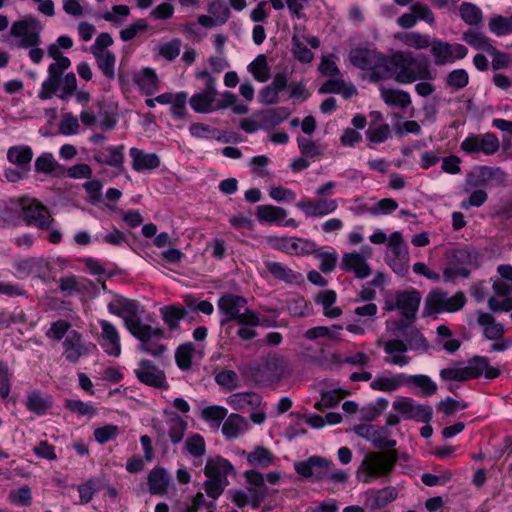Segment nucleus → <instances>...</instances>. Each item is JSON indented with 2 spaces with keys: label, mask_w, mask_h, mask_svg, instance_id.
<instances>
[{
  "label": "nucleus",
  "mask_w": 512,
  "mask_h": 512,
  "mask_svg": "<svg viewBox=\"0 0 512 512\" xmlns=\"http://www.w3.org/2000/svg\"><path fill=\"white\" fill-rule=\"evenodd\" d=\"M389 78L400 84H410L416 80L432 79L429 66L418 63L409 52L398 51L388 57Z\"/></svg>",
  "instance_id": "nucleus-1"
},
{
  "label": "nucleus",
  "mask_w": 512,
  "mask_h": 512,
  "mask_svg": "<svg viewBox=\"0 0 512 512\" xmlns=\"http://www.w3.org/2000/svg\"><path fill=\"white\" fill-rule=\"evenodd\" d=\"M217 307L223 316L220 321L221 326L231 321H236L239 325L259 326L262 324L259 315L247 308V300L243 296L225 293L219 298Z\"/></svg>",
  "instance_id": "nucleus-2"
},
{
  "label": "nucleus",
  "mask_w": 512,
  "mask_h": 512,
  "mask_svg": "<svg viewBox=\"0 0 512 512\" xmlns=\"http://www.w3.org/2000/svg\"><path fill=\"white\" fill-rule=\"evenodd\" d=\"M349 60L353 66L365 71L371 82L389 79L388 57L376 50L353 48L349 52Z\"/></svg>",
  "instance_id": "nucleus-3"
},
{
  "label": "nucleus",
  "mask_w": 512,
  "mask_h": 512,
  "mask_svg": "<svg viewBox=\"0 0 512 512\" xmlns=\"http://www.w3.org/2000/svg\"><path fill=\"white\" fill-rule=\"evenodd\" d=\"M398 460L396 451L383 450L368 453L362 460L357 477L365 484L381 477H388Z\"/></svg>",
  "instance_id": "nucleus-4"
},
{
  "label": "nucleus",
  "mask_w": 512,
  "mask_h": 512,
  "mask_svg": "<svg viewBox=\"0 0 512 512\" xmlns=\"http://www.w3.org/2000/svg\"><path fill=\"white\" fill-rule=\"evenodd\" d=\"M21 217L28 226L36 227L39 230H50L54 224L48 208L40 201L30 197H20Z\"/></svg>",
  "instance_id": "nucleus-5"
},
{
  "label": "nucleus",
  "mask_w": 512,
  "mask_h": 512,
  "mask_svg": "<svg viewBox=\"0 0 512 512\" xmlns=\"http://www.w3.org/2000/svg\"><path fill=\"white\" fill-rule=\"evenodd\" d=\"M43 27L40 21L32 15H27L21 20L12 23L9 35L18 39V47L29 48L41 44V31Z\"/></svg>",
  "instance_id": "nucleus-6"
},
{
  "label": "nucleus",
  "mask_w": 512,
  "mask_h": 512,
  "mask_svg": "<svg viewBox=\"0 0 512 512\" xmlns=\"http://www.w3.org/2000/svg\"><path fill=\"white\" fill-rule=\"evenodd\" d=\"M131 334L139 341L138 349L154 357H160L166 351V346L161 343L165 337L164 330L159 327H152L144 323Z\"/></svg>",
  "instance_id": "nucleus-7"
},
{
  "label": "nucleus",
  "mask_w": 512,
  "mask_h": 512,
  "mask_svg": "<svg viewBox=\"0 0 512 512\" xmlns=\"http://www.w3.org/2000/svg\"><path fill=\"white\" fill-rule=\"evenodd\" d=\"M108 310L111 314L123 319L130 333L144 324L141 319L144 308L135 300L119 298L108 304Z\"/></svg>",
  "instance_id": "nucleus-8"
},
{
  "label": "nucleus",
  "mask_w": 512,
  "mask_h": 512,
  "mask_svg": "<svg viewBox=\"0 0 512 512\" xmlns=\"http://www.w3.org/2000/svg\"><path fill=\"white\" fill-rule=\"evenodd\" d=\"M421 299L422 296L420 292L414 288H410L397 292L394 299H386L383 309L388 312L397 309L407 320H414L419 309Z\"/></svg>",
  "instance_id": "nucleus-9"
},
{
  "label": "nucleus",
  "mask_w": 512,
  "mask_h": 512,
  "mask_svg": "<svg viewBox=\"0 0 512 512\" xmlns=\"http://www.w3.org/2000/svg\"><path fill=\"white\" fill-rule=\"evenodd\" d=\"M465 303L466 297L461 291L449 296L444 291L434 290L427 295L425 306L430 313H451L462 309Z\"/></svg>",
  "instance_id": "nucleus-10"
},
{
  "label": "nucleus",
  "mask_w": 512,
  "mask_h": 512,
  "mask_svg": "<svg viewBox=\"0 0 512 512\" xmlns=\"http://www.w3.org/2000/svg\"><path fill=\"white\" fill-rule=\"evenodd\" d=\"M392 408L401 415L403 420H415L428 423L433 415V410L430 406L418 404L410 397L397 398L393 401Z\"/></svg>",
  "instance_id": "nucleus-11"
},
{
  "label": "nucleus",
  "mask_w": 512,
  "mask_h": 512,
  "mask_svg": "<svg viewBox=\"0 0 512 512\" xmlns=\"http://www.w3.org/2000/svg\"><path fill=\"white\" fill-rule=\"evenodd\" d=\"M330 468H333L331 460L316 455L294 463V469L300 476L314 482L325 481Z\"/></svg>",
  "instance_id": "nucleus-12"
},
{
  "label": "nucleus",
  "mask_w": 512,
  "mask_h": 512,
  "mask_svg": "<svg viewBox=\"0 0 512 512\" xmlns=\"http://www.w3.org/2000/svg\"><path fill=\"white\" fill-rule=\"evenodd\" d=\"M430 52L434 58L435 65L442 66L465 58L468 53V49L466 46L459 43H449L447 41L433 38Z\"/></svg>",
  "instance_id": "nucleus-13"
},
{
  "label": "nucleus",
  "mask_w": 512,
  "mask_h": 512,
  "mask_svg": "<svg viewBox=\"0 0 512 512\" xmlns=\"http://www.w3.org/2000/svg\"><path fill=\"white\" fill-rule=\"evenodd\" d=\"M447 266L443 270L445 281L456 277H468L470 274L469 266L472 256L467 248L452 249L446 255Z\"/></svg>",
  "instance_id": "nucleus-14"
},
{
  "label": "nucleus",
  "mask_w": 512,
  "mask_h": 512,
  "mask_svg": "<svg viewBox=\"0 0 512 512\" xmlns=\"http://www.w3.org/2000/svg\"><path fill=\"white\" fill-rule=\"evenodd\" d=\"M460 147L467 154L493 155L499 150L500 144L493 133L470 134L462 141Z\"/></svg>",
  "instance_id": "nucleus-15"
},
{
  "label": "nucleus",
  "mask_w": 512,
  "mask_h": 512,
  "mask_svg": "<svg viewBox=\"0 0 512 512\" xmlns=\"http://www.w3.org/2000/svg\"><path fill=\"white\" fill-rule=\"evenodd\" d=\"M295 206L301 210L306 217L322 218L334 213L338 209V201L334 198H307L298 201Z\"/></svg>",
  "instance_id": "nucleus-16"
},
{
  "label": "nucleus",
  "mask_w": 512,
  "mask_h": 512,
  "mask_svg": "<svg viewBox=\"0 0 512 512\" xmlns=\"http://www.w3.org/2000/svg\"><path fill=\"white\" fill-rule=\"evenodd\" d=\"M134 372L137 379L147 386L157 389H167L169 387L165 372L150 360H141Z\"/></svg>",
  "instance_id": "nucleus-17"
},
{
  "label": "nucleus",
  "mask_w": 512,
  "mask_h": 512,
  "mask_svg": "<svg viewBox=\"0 0 512 512\" xmlns=\"http://www.w3.org/2000/svg\"><path fill=\"white\" fill-rule=\"evenodd\" d=\"M165 416L166 430H162L154 426L157 429L158 438H162L167 434L170 442L173 445L179 444L183 441L188 423L179 414L174 411L165 409L163 411Z\"/></svg>",
  "instance_id": "nucleus-18"
},
{
  "label": "nucleus",
  "mask_w": 512,
  "mask_h": 512,
  "mask_svg": "<svg viewBox=\"0 0 512 512\" xmlns=\"http://www.w3.org/2000/svg\"><path fill=\"white\" fill-rule=\"evenodd\" d=\"M98 324L101 328L98 338L101 347L108 355L118 357L121 354V339L116 326L105 319H100Z\"/></svg>",
  "instance_id": "nucleus-19"
},
{
  "label": "nucleus",
  "mask_w": 512,
  "mask_h": 512,
  "mask_svg": "<svg viewBox=\"0 0 512 512\" xmlns=\"http://www.w3.org/2000/svg\"><path fill=\"white\" fill-rule=\"evenodd\" d=\"M380 344L381 341H378V345ZM382 346L384 352L386 353L384 361L387 364L399 367H404L410 364L411 357L406 354L408 351V346L403 340L396 338L390 339L388 341L382 342Z\"/></svg>",
  "instance_id": "nucleus-20"
},
{
  "label": "nucleus",
  "mask_w": 512,
  "mask_h": 512,
  "mask_svg": "<svg viewBox=\"0 0 512 512\" xmlns=\"http://www.w3.org/2000/svg\"><path fill=\"white\" fill-rule=\"evenodd\" d=\"M256 216L261 223H275L286 227H297L298 224L293 218L286 219V209L271 204L259 205L256 208Z\"/></svg>",
  "instance_id": "nucleus-21"
},
{
  "label": "nucleus",
  "mask_w": 512,
  "mask_h": 512,
  "mask_svg": "<svg viewBox=\"0 0 512 512\" xmlns=\"http://www.w3.org/2000/svg\"><path fill=\"white\" fill-rule=\"evenodd\" d=\"M388 247L394 256V259L389 262V265L394 271L401 273L404 270V265L409 260V251L400 232L395 231L390 234Z\"/></svg>",
  "instance_id": "nucleus-22"
},
{
  "label": "nucleus",
  "mask_w": 512,
  "mask_h": 512,
  "mask_svg": "<svg viewBox=\"0 0 512 512\" xmlns=\"http://www.w3.org/2000/svg\"><path fill=\"white\" fill-rule=\"evenodd\" d=\"M14 267L19 278L43 277L48 272L49 264L42 257H29L15 261Z\"/></svg>",
  "instance_id": "nucleus-23"
},
{
  "label": "nucleus",
  "mask_w": 512,
  "mask_h": 512,
  "mask_svg": "<svg viewBox=\"0 0 512 512\" xmlns=\"http://www.w3.org/2000/svg\"><path fill=\"white\" fill-rule=\"evenodd\" d=\"M63 349L65 359L71 363H77L82 356L87 355L89 352L82 335L76 330H71L66 335L63 341Z\"/></svg>",
  "instance_id": "nucleus-24"
},
{
  "label": "nucleus",
  "mask_w": 512,
  "mask_h": 512,
  "mask_svg": "<svg viewBox=\"0 0 512 512\" xmlns=\"http://www.w3.org/2000/svg\"><path fill=\"white\" fill-rule=\"evenodd\" d=\"M397 495L396 488L391 486L382 489H370L365 493L364 505L367 509L375 511L396 500Z\"/></svg>",
  "instance_id": "nucleus-25"
},
{
  "label": "nucleus",
  "mask_w": 512,
  "mask_h": 512,
  "mask_svg": "<svg viewBox=\"0 0 512 512\" xmlns=\"http://www.w3.org/2000/svg\"><path fill=\"white\" fill-rule=\"evenodd\" d=\"M124 146H109L95 151L93 158L99 164L122 168L124 164Z\"/></svg>",
  "instance_id": "nucleus-26"
},
{
  "label": "nucleus",
  "mask_w": 512,
  "mask_h": 512,
  "mask_svg": "<svg viewBox=\"0 0 512 512\" xmlns=\"http://www.w3.org/2000/svg\"><path fill=\"white\" fill-rule=\"evenodd\" d=\"M132 168L137 172L154 170L160 166V158L155 153H145L138 148H131L129 151Z\"/></svg>",
  "instance_id": "nucleus-27"
},
{
  "label": "nucleus",
  "mask_w": 512,
  "mask_h": 512,
  "mask_svg": "<svg viewBox=\"0 0 512 512\" xmlns=\"http://www.w3.org/2000/svg\"><path fill=\"white\" fill-rule=\"evenodd\" d=\"M244 477L247 483L253 486L255 489H249L253 493L251 499V505L254 509H257L260 503L264 500L267 487L265 485V478L262 473L256 470H248L244 473Z\"/></svg>",
  "instance_id": "nucleus-28"
},
{
  "label": "nucleus",
  "mask_w": 512,
  "mask_h": 512,
  "mask_svg": "<svg viewBox=\"0 0 512 512\" xmlns=\"http://www.w3.org/2000/svg\"><path fill=\"white\" fill-rule=\"evenodd\" d=\"M342 268L351 271L359 279H365L371 274V269L364 256L359 253H346L342 257Z\"/></svg>",
  "instance_id": "nucleus-29"
},
{
  "label": "nucleus",
  "mask_w": 512,
  "mask_h": 512,
  "mask_svg": "<svg viewBox=\"0 0 512 512\" xmlns=\"http://www.w3.org/2000/svg\"><path fill=\"white\" fill-rule=\"evenodd\" d=\"M217 96L216 87H205L200 92L194 94L190 100L191 108L197 113H208L213 108V103Z\"/></svg>",
  "instance_id": "nucleus-30"
},
{
  "label": "nucleus",
  "mask_w": 512,
  "mask_h": 512,
  "mask_svg": "<svg viewBox=\"0 0 512 512\" xmlns=\"http://www.w3.org/2000/svg\"><path fill=\"white\" fill-rule=\"evenodd\" d=\"M262 398L254 392H239L229 395L226 403L236 411H243L247 408L256 409L260 406Z\"/></svg>",
  "instance_id": "nucleus-31"
},
{
  "label": "nucleus",
  "mask_w": 512,
  "mask_h": 512,
  "mask_svg": "<svg viewBox=\"0 0 512 512\" xmlns=\"http://www.w3.org/2000/svg\"><path fill=\"white\" fill-rule=\"evenodd\" d=\"M469 379L478 378L482 375L487 379L497 378L501 371L497 367L490 366L489 361L485 357H475L466 366Z\"/></svg>",
  "instance_id": "nucleus-32"
},
{
  "label": "nucleus",
  "mask_w": 512,
  "mask_h": 512,
  "mask_svg": "<svg viewBox=\"0 0 512 512\" xmlns=\"http://www.w3.org/2000/svg\"><path fill=\"white\" fill-rule=\"evenodd\" d=\"M171 477L166 469L155 467L148 474L149 492L152 495H164L168 491Z\"/></svg>",
  "instance_id": "nucleus-33"
},
{
  "label": "nucleus",
  "mask_w": 512,
  "mask_h": 512,
  "mask_svg": "<svg viewBox=\"0 0 512 512\" xmlns=\"http://www.w3.org/2000/svg\"><path fill=\"white\" fill-rule=\"evenodd\" d=\"M321 94H341L344 99L357 95V88L352 83H346L342 77L327 80L320 88Z\"/></svg>",
  "instance_id": "nucleus-34"
},
{
  "label": "nucleus",
  "mask_w": 512,
  "mask_h": 512,
  "mask_svg": "<svg viewBox=\"0 0 512 512\" xmlns=\"http://www.w3.org/2000/svg\"><path fill=\"white\" fill-rule=\"evenodd\" d=\"M233 470L231 463L220 457L208 458L204 468V474L207 478L227 480V476Z\"/></svg>",
  "instance_id": "nucleus-35"
},
{
  "label": "nucleus",
  "mask_w": 512,
  "mask_h": 512,
  "mask_svg": "<svg viewBox=\"0 0 512 512\" xmlns=\"http://www.w3.org/2000/svg\"><path fill=\"white\" fill-rule=\"evenodd\" d=\"M403 386H405V374L404 373H398V374H394V375H390V376H387V375L377 376L370 383L371 389H373L375 391L386 392V393L396 391Z\"/></svg>",
  "instance_id": "nucleus-36"
},
{
  "label": "nucleus",
  "mask_w": 512,
  "mask_h": 512,
  "mask_svg": "<svg viewBox=\"0 0 512 512\" xmlns=\"http://www.w3.org/2000/svg\"><path fill=\"white\" fill-rule=\"evenodd\" d=\"M477 322L481 327H483V333L487 339L498 340L503 337V325L496 322L495 318L491 314L479 312Z\"/></svg>",
  "instance_id": "nucleus-37"
},
{
  "label": "nucleus",
  "mask_w": 512,
  "mask_h": 512,
  "mask_svg": "<svg viewBox=\"0 0 512 512\" xmlns=\"http://www.w3.org/2000/svg\"><path fill=\"white\" fill-rule=\"evenodd\" d=\"M33 158V151L29 146H12L7 151V159L19 169L28 171Z\"/></svg>",
  "instance_id": "nucleus-38"
},
{
  "label": "nucleus",
  "mask_w": 512,
  "mask_h": 512,
  "mask_svg": "<svg viewBox=\"0 0 512 512\" xmlns=\"http://www.w3.org/2000/svg\"><path fill=\"white\" fill-rule=\"evenodd\" d=\"M184 448L193 458V464L195 466H200L202 464V457L206 453V442L204 437L198 433L190 435L185 440Z\"/></svg>",
  "instance_id": "nucleus-39"
},
{
  "label": "nucleus",
  "mask_w": 512,
  "mask_h": 512,
  "mask_svg": "<svg viewBox=\"0 0 512 512\" xmlns=\"http://www.w3.org/2000/svg\"><path fill=\"white\" fill-rule=\"evenodd\" d=\"M264 265L270 275L279 281L292 284L298 282L300 278V274H297L291 268L280 262L268 260L264 262Z\"/></svg>",
  "instance_id": "nucleus-40"
},
{
  "label": "nucleus",
  "mask_w": 512,
  "mask_h": 512,
  "mask_svg": "<svg viewBox=\"0 0 512 512\" xmlns=\"http://www.w3.org/2000/svg\"><path fill=\"white\" fill-rule=\"evenodd\" d=\"M248 429L247 420L236 413L230 414L222 425V433L227 439L237 438Z\"/></svg>",
  "instance_id": "nucleus-41"
},
{
  "label": "nucleus",
  "mask_w": 512,
  "mask_h": 512,
  "mask_svg": "<svg viewBox=\"0 0 512 512\" xmlns=\"http://www.w3.org/2000/svg\"><path fill=\"white\" fill-rule=\"evenodd\" d=\"M336 292L334 290H323L315 297V302L323 307V313L326 317L334 319L342 314L340 307H333L336 302Z\"/></svg>",
  "instance_id": "nucleus-42"
},
{
  "label": "nucleus",
  "mask_w": 512,
  "mask_h": 512,
  "mask_svg": "<svg viewBox=\"0 0 512 512\" xmlns=\"http://www.w3.org/2000/svg\"><path fill=\"white\" fill-rule=\"evenodd\" d=\"M381 98L388 105L407 108L411 104V98L408 92L399 89H389L381 87Z\"/></svg>",
  "instance_id": "nucleus-43"
},
{
  "label": "nucleus",
  "mask_w": 512,
  "mask_h": 512,
  "mask_svg": "<svg viewBox=\"0 0 512 512\" xmlns=\"http://www.w3.org/2000/svg\"><path fill=\"white\" fill-rule=\"evenodd\" d=\"M341 331L342 326L340 325H331L327 326H317L308 329L304 336L308 340H316L318 338H327L331 341H339L341 339Z\"/></svg>",
  "instance_id": "nucleus-44"
},
{
  "label": "nucleus",
  "mask_w": 512,
  "mask_h": 512,
  "mask_svg": "<svg viewBox=\"0 0 512 512\" xmlns=\"http://www.w3.org/2000/svg\"><path fill=\"white\" fill-rule=\"evenodd\" d=\"M405 386H413L420 390L423 396H431L437 391V385L426 375L405 374Z\"/></svg>",
  "instance_id": "nucleus-45"
},
{
  "label": "nucleus",
  "mask_w": 512,
  "mask_h": 512,
  "mask_svg": "<svg viewBox=\"0 0 512 512\" xmlns=\"http://www.w3.org/2000/svg\"><path fill=\"white\" fill-rule=\"evenodd\" d=\"M162 319L169 329L174 330L179 327L180 320L187 315L186 308L177 305H168L160 309Z\"/></svg>",
  "instance_id": "nucleus-46"
},
{
  "label": "nucleus",
  "mask_w": 512,
  "mask_h": 512,
  "mask_svg": "<svg viewBox=\"0 0 512 512\" xmlns=\"http://www.w3.org/2000/svg\"><path fill=\"white\" fill-rule=\"evenodd\" d=\"M398 39L404 45L417 50L431 48L433 43V39L429 35L416 31L403 33L398 36Z\"/></svg>",
  "instance_id": "nucleus-47"
},
{
  "label": "nucleus",
  "mask_w": 512,
  "mask_h": 512,
  "mask_svg": "<svg viewBox=\"0 0 512 512\" xmlns=\"http://www.w3.org/2000/svg\"><path fill=\"white\" fill-rule=\"evenodd\" d=\"M158 77L151 68H145L136 78L139 89L147 96L153 95L158 90Z\"/></svg>",
  "instance_id": "nucleus-48"
},
{
  "label": "nucleus",
  "mask_w": 512,
  "mask_h": 512,
  "mask_svg": "<svg viewBox=\"0 0 512 512\" xmlns=\"http://www.w3.org/2000/svg\"><path fill=\"white\" fill-rule=\"evenodd\" d=\"M290 111L285 107H276L258 113L260 121L269 126H276L288 118Z\"/></svg>",
  "instance_id": "nucleus-49"
},
{
  "label": "nucleus",
  "mask_w": 512,
  "mask_h": 512,
  "mask_svg": "<svg viewBox=\"0 0 512 512\" xmlns=\"http://www.w3.org/2000/svg\"><path fill=\"white\" fill-rule=\"evenodd\" d=\"M52 406V402L49 397H44L40 392L33 391L28 394L26 400V407L31 412L38 415L46 413Z\"/></svg>",
  "instance_id": "nucleus-50"
},
{
  "label": "nucleus",
  "mask_w": 512,
  "mask_h": 512,
  "mask_svg": "<svg viewBox=\"0 0 512 512\" xmlns=\"http://www.w3.org/2000/svg\"><path fill=\"white\" fill-rule=\"evenodd\" d=\"M463 40L477 50H483L487 53L494 51V46L483 33L468 30L463 34Z\"/></svg>",
  "instance_id": "nucleus-51"
},
{
  "label": "nucleus",
  "mask_w": 512,
  "mask_h": 512,
  "mask_svg": "<svg viewBox=\"0 0 512 512\" xmlns=\"http://www.w3.org/2000/svg\"><path fill=\"white\" fill-rule=\"evenodd\" d=\"M248 71L254 79L263 83L270 78V68L265 55H258L249 65Z\"/></svg>",
  "instance_id": "nucleus-52"
},
{
  "label": "nucleus",
  "mask_w": 512,
  "mask_h": 512,
  "mask_svg": "<svg viewBox=\"0 0 512 512\" xmlns=\"http://www.w3.org/2000/svg\"><path fill=\"white\" fill-rule=\"evenodd\" d=\"M98 68L108 80L115 78L116 56L112 53L93 54Z\"/></svg>",
  "instance_id": "nucleus-53"
},
{
  "label": "nucleus",
  "mask_w": 512,
  "mask_h": 512,
  "mask_svg": "<svg viewBox=\"0 0 512 512\" xmlns=\"http://www.w3.org/2000/svg\"><path fill=\"white\" fill-rule=\"evenodd\" d=\"M35 170L45 174H59L64 168L54 159L51 153H44L35 160Z\"/></svg>",
  "instance_id": "nucleus-54"
},
{
  "label": "nucleus",
  "mask_w": 512,
  "mask_h": 512,
  "mask_svg": "<svg viewBox=\"0 0 512 512\" xmlns=\"http://www.w3.org/2000/svg\"><path fill=\"white\" fill-rule=\"evenodd\" d=\"M247 461L252 466L267 468L273 463L274 457L268 449L264 447H257L255 450L247 454Z\"/></svg>",
  "instance_id": "nucleus-55"
},
{
  "label": "nucleus",
  "mask_w": 512,
  "mask_h": 512,
  "mask_svg": "<svg viewBox=\"0 0 512 512\" xmlns=\"http://www.w3.org/2000/svg\"><path fill=\"white\" fill-rule=\"evenodd\" d=\"M365 134L369 142L373 144H381L391 136V129L388 124H376L372 122Z\"/></svg>",
  "instance_id": "nucleus-56"
},
{
  "label": "nucleus",
  "mask_w": 512,
  "mask_h": 512,
  "mask_svg": "<svg viewBox=\"0 0 512 512\" xmlns=\"http://www.w3.org/2000/svg\"><path fill=\"white\" fill-rule=\"evenodd\" d=\"M20 198L11 199L0 205V220L7 224H12L21 216Z\"/></svg>",
  "instance_id": "nucleus-57"
},
{
  "label": "nucleus",
  "mask_w": 512,
  "mask_h": 512,
  "mask_svg": "<svg viewBox=\"0 0 512 512\" xmlns=\"http://www.w3.org/2000/svg\"><path fill=\"white\" fill-rule=\"evenodd\" d=\"M215 382L227 391H233L240 386L237 373L230 369H223L214 376Z\"/></svg>",
  "instance_id": "nucleus-58"
},
{
  "label": "nucleus",
  "mask_w": 512,
  "mask_h": 512,
  "mask_svg": "<svg viewBox=\"0 0 512 512\" xmlns=\"http://www.w3.org/2000/svg\"><path fill=\"white\" fill-rule=\"evenodd\" d=\"M459 11L462 20L470 26H476L482 22L483 15L481 9L472 3H462Z\"/></svg>",
  "instance_id": "nucleus-59"
},
{
  "label": "nucleus",
  "mask_w": 512,
  "mask_h": 512,
  "mask_svg": "<svg viewBox=\"0 0 512 512\" xmlns=\"http://www.w3.org/2000/svg\"><path fill=\"white\" fill-rule=\"evenodd\" d=\"M182 41L178 38L172 39L168 42L158 45L156 48L157 54L167 61L175 60L181 51Z\"/></svg>",
  "instance_id": "nucleus-60"
},
{
  "label": "nucleus",
  "mask_w": 512,
  "mask_h": 512,
  "mask_svg": "<svg viewBox=\"0 0 512 512\" xmlns=\"http://www.w3.org/2000/svg\"><path fill=\"white\" fill-rule=\"evenodd\" d=\"M292 53L295 59L302 63H310L313 58V52L301 40L298 34L292 36Z\"/></svg>",
  "instance_id": "nucleus-61"
},
{
  "label": "nucleus",
  "mask_w": 512,
  "mask_h": 512,
  "mask_svg": "<svg viewBox=\"0 0 512 512\" xmlns=\"http://www.w3.org/2000/svg\"><path fill=\"white\" fill-rule=\"evenodd\" d=\"M269 243L273 248L283 252L297 253L300 244L304 243V241L293 237H275L269 238Z\"/></svg>",
  "instance_id": "nucleus-62"
},
{
  "label": "nucleus",
  "mask_w": 512,
  "mask_h": 512,
  "mask_svg": "<svg viewBox=\"0 0 512 512\" xmlns=\"http://www.w3.org/2000/svg\"><path fill=\"white\" fill-rule=\"evenodd\" d=\"M404 342L408 346V350L425 352L429 347L428 342L423 334H421L419 330L415 328H410L408 330Z\"/></svg>",
  "instance_id": "nucleus-63"
},
{
  "label": "nucleus",
  "mask_w": 512,
  "mask_h": 512,
  "mask_svg": "<svg viewBox=\"0 0 512 512\" xmlns=\"http://www.w3.org/2000/svg\"><path fill=\"white\" fill-rule=\"evenodd\" d=\"M491 32L498 36L512 33V15L509 17L495 16L488 23Z\"/></svg>",
  "instance_id": "nucleus-64"
}]
</instances>
